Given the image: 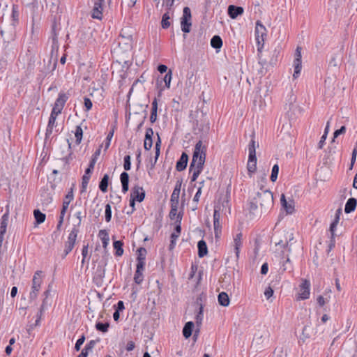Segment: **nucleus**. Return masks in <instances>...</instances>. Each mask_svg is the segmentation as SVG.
<instances>
[{
  "mask_svg": "<svg viewBox=\"0 0 357 357\" xmlns=\"http://www.w3.org/2000/svg\"><path fill=\"white\" fill-rule=\"evenodd\" d=\"M206 155V146L203 145L202 140H199L195 144L192 159L189 168L190 172H192L191 182L195 181L202 173L204 169Z\"/></svg>",
  "mask_w": 357,
  "mask_h": 357,
  "instance_id": "1",
  "label": "nucleus"
},
{
  "mask_svg": "<svg viewBox=\"0 0 357 357\" xmlns=\"http://www.w3.org/2000/svg\"><path fill=\"white\" fill-rule=\"evenodd\" d=\"M255 198L260 206L261 213H268L273 206V193L268 190H264L261 188Z\"/></svg>",
  "mask_w": 357,
  "mask_h": 357,
  "instance_id": "2",
  "label": "nucleus"
},
{
  "mask_svg": "<svg viewBox=\"0 0 357 357\" xmlns=\"http://www.w3.org/2000/svg\"><path fill=\"white\" fill-rule=\"evenodd\" d=\"M251 137V140L248 145L249 155L247 168L249 172L253 173L257 169L256 142L255 140V134H252Z\"/></svg>",
  "mask_w": 357,
  "mask_h": 357,
  "instance_id": "3",
  "label": "nucleus"
},
{
  "mask_svg": "<svg viewBox=\"0 0 357 357\" xmlns=\"http://www.w3.org/2000/svg\"><path fill=\"white\" fill-rule=\"evenodd\" d=\"M41 275V271H37L33 275L32 279L31 291L29 293L30 301L36 300L38 296V294L40 289V285L43 281Z\"/></svg>",
  "mask_w": 357,
  "mask_h": 357,
  "instance_id": "4",
  "label": "nucleus"
},
{
  "mask_svg": "<svg viewBox=\"0 0 357 357\" xmlns=\"http://www.w3.org/2000/svg\"><path fill=\"white\" fill-rule=\"evenodd\" d=\"M192 15L189 7H184L181 18V28L183 32L189 33L192 26Z\"/></svg>",
  "mask_w": 357,
  "mask_h": 357,
  "instance_id": "5",
  "label": "nucleus"
},
{
  "mask_svg": "<svg viewBox=\"0 0 357 357\" xmlns=\"http://www.w3.org/2000/svg\"><path fill=\"white\" fill-rule=\"evenodd\" d=\"M266 36V27L258 20L255 26V37L258 45V52L261 51V48L264 45V37Z\"/></svg>",
  "mask_w": 357,
  "mask_h": 357,
  "instance_id": "6",
  "label": "nucleus"
},
{
  "mask_svg": "<svg viewBox=\"0 0 357 357\" xmlns=\"http://www.w3.org/2000/svg\"><path fill=\"white\" fill-rule=\"evenodd\" d=\"M68 99V96H67L63 92H60L59 93L58 98H56L54 107L52 109V112L56 114V115H59L61 113V111L65 105V103Z\"/></svg>",
  "mask_w": 357,
  "mask_h": 357,
  "instance_id": "7",
  "label": "nucleus"
},
{
  "mask_svg": "<svg viewBox=\"0 0 357 357\" xmlns=\"http://www.w3.org/2000/svg\"><path fill=\"white\" fill-rule=\"evenodd\" d=\"M310 282L307 280H303L299 285L298 299L305 300L309 298L310 294Z\"/></svg>",
  "mask_w": 357,
  "mask_h": 357,
  "instance_id": "8",
  "label": "nucleus"
},
{
  "mask_svg": "<svg viewBox=\"0 0 357 357\" xmlns=\"http://www.w3.org/2000/svg\"><path fill=\"white\" fill-rule=\"evenodd\" d=\"M301 51V47H297L295 52V59L294 60V73L293 76L294 78H297L298 77L302 68Z\"/></svg>",
  "mask_w": 357,
  "mask_h": 357,
  "instance_id": "9",
  "label": "nucleus"
},
{
  "mask_svg": "<svg viewBox=\"0 0 357 357\" xmlns=\"http://www.w3.org/2000/svg\"><path fill=\"white\" fill-rule=\"evenodd\" d=\"M105 0H96L94 3V6L91 11V17L97 20H102L103 4Z\"/></svg>",
  "mask_w": 357,
  "mask_h": 357,
  "instance_id": "10",
  "label": "nucleus"
},
{
  "mask_svg": "<svg viewBox=\"0 0 357 357\" xmlns=\"http://www.w3.org/2000/svg\"><path fill=\"white\" fill-rule=\"evenodd\" d=\"M145 191L142 187L135 185L131 190L130 198L138 202H143L145 198Z\"/></svg>",
  "mask_w": 357,
  "mask_h": 357,
  "instance_id": "11",
  "label": "nucleus"
},
{
  "mask_svg": "<svg viewBox=\"0 0 357 357\" xmlns=\"http://www.w3.org/2000/svg\"><path fill=\"white\" fill-rule=\"evenodd\" d=\"M280 202L282 206L284 208L287 213L291 214L294 211V202L292 199H290L289 202L286 200L285 196L284 194L281 195Z\"/></svg>",
  "mask_w": 357,
  "mask_h": 357,
  "instance_id": "12",
  "label": "nucleus"
},
{
  "mask_svg": "<svg viewBox=\"0 0 357 357\" xmlns=\"http://www.w3.org/2000/svg\"><path fill=\"white\" fill-rule=\"evenodd\" d=\"M188 162V155L185 152H183L180 158L176 164V169L178 172H181L185 169Z\"/></svg>",
  "mask_w": 357,
  "mask_h": 357,
  "instance_id": "13",
  "label": "nucleus"
},
{
  "mask_svg": "<svg viewBox=\"0 0 357 357\" xmlns=\"http://www.w3.org/2000/svg\"><path fill=\"white\" fill-rule=\"evenodd\" d=\"M227 13L231 19H236L238 16L243 13V8L241 6L229 5L228 6Z\"/></svg>",
  "mask_w": 357,
  "mask_h": 357,
  "instance_id": "14",
  "label": "nucleus"
},
{
  "mask_svg": "<svg viewBox=\"0 0 357 357\" xmlns=\"http://www.w3.org/2000/svg\"><path fill=\"white\" fill-rule=\"evenodd\" d=\"M153 129L151 128H148L146 130L145 139L144 142V147L146 150H150L153 146Z\"/></svg>",
  "mask_w": 357,
  "mask_h": 357,
  "instance_id": "15",
  "label": "nucleus"
},
{
  "mask_svg": "<svg viewBox=\"0 0 357 357\" xmlns=\"http://www.w3.org/2000/svg\"><path fill=\"white\" fill-rule=\"evenodd\" d=\"M100 149L99 148L93 154L92 158L89 162V166L85 170V171H86V174H91L92 172L93 171L97 159H98V156L100 155Z\"/></svg>",
  "mask_w": 357,
  "mask_h": 357,
  "instance_id": "16",
  "label": "nucleus"
},
{
  "mask_svg": "<svg viewBox=\"0 0 357 357\" xmlns=\"http://www.w3.org/2000/svg\"><path fill=\"white\" fill-rule=\"evenodd\" d=\"M120 180L122 185V192L126 193L129 189V174L123 172L120 175Z\"/></svg>",
  "mask_w": 357,
  "mask_h": 357,
  "instance_id": "17",
  "label": "nucleus"
},
{
  "mask_svg": "<svg viewBox=\"0 0 357 357\" xmlns=\"http://www.w3.org/2000/svg\"><path fill=\"white\" fill-rule=\"evenodd\" d=\"M242 234L238 233L234 238V246L236 259L239 257L240 249L242 246Z\"/></svg>",
  "mask_w": 357,
  "mask_h": 357,
  "instance_id": "18",
  "label": "nucleus"
},
{
  "mask_svg": "<svg viewBox=\"0 0 357 357\" xmlns=\"http://www.w3.org/2000/svg\"><path fill=\"white\" fill-rule=\"evenodd\" d=\"M157 112H158V100L156 98L153 99L151 103V110L150 115V121L151 123H153L157 120Z\"/></svg>",
  "mask_w": 357,
  "mask_h": 357,
  "instance_id": "19",
  "label": "nucleus"
},
{
  "mask_svg": "<svg viewBox=\"0 0 357 357\" xmlns=\"http://www.w3.org/2000/svg\"><path fill=\"white\" fill-rule=\"evenodd\" d=\"M331 292V289L326 290L324 296L320 295L317 297V301L319 306L324 307L326 303H328L329 302L331 296L328 294Z\"/></svg>",
  "mask_w": 357,
  "mask_h": 357,
  "instance_id": "20",
  "label": "nucleus"
},
{
  "mask_svg": "<svg viewBox=\"0 0 357 357\" xmlns=\"http://www.w3.org/2000/svg\"><path fill=\"white\" fill-rule=\"evenodd\" d=\"M196 127L199 131L206 132L210 129L209 122L206 119H201L200 121L197 120Z\"/></svg>",
  "mask_w": 357,
  "mask_h": 357,
  "instance_id": "21",
  "label": "nucleus"
},
{
  "mask_svg": "<svg viewBox=\"0 0 357 357\" xmlns=\"http://www.w3.org/2000/svg\"><path fill=\"white\" fill-rule=\"evenodd\" d=\"M198 256L200 258L204 257L208 253L206 243L204 240H201L197 243Z\"/></svg>",
  "mask_w": 357,
  "mask_h": 357,
  "instance_id": "22",
  "label": "nucleus"
},
{
  "mask_svg": "<svg viewBox=\"0 0 357 357\" xmlns=\"http://www.w3.org/2000/svg\"><path fill=\"white\" fill-rule=\"evenodd\" d=\"M357 204V200L355 198H349L344 207V211L346 213H350L351 212L354 211L356 209Z\"/></svg>",
  "mask_w": 357,
  "mask_h": 357,
  "instance_id": "23",
  "label": "nucleus"
},
{
  "mask_svg": "<svg viewBox=\"0 0 357 357\" xmlns=\"http://www.w3.org/2000/svg\"><path fill=\"white\" fill-rule=\"evenodd\" d=\"M194 326L192 321H188L185 324L183 328V335L185 338L188 339L192 335Z\"/></svg>",
  "mask_w": 357,
  "mask_h": 357,
  "instance_id": "24",
  "label": "nucleus"
},
{
  "mask_svg": "<svg viewBox=\"0 0 357 357\" xmlns=\"http://www.w3.org/2000/svg\"><path fill=\"white\" fill-rule=\"evenodd\" d=\"M211 45L218 52L222 46V40L220 36L218 35L213 36L211 39Z\"/></svg>",
  "mask_w": 357,
  "mask_h": 357,
  "instance_id": "25",
  "label": "nucleus"
},
{
  "mask_svg": "<svg viewBox=\"0 0 357 357\" xmlns=\"http://www.w3.org/2000/svg\"><path fill=\"white\" fill-rule=\"evenodd\" d=\"M218 303L220 305L226 307L229 304V298L226 292H221L218 297Z\"/></svg>",
  "mask_w": 357,
  "mask_h": 357,
  "instance_id": "26",
  "label": "nucleus"
},
{
  "mask_svg": "<svg viewBox=\"0 0 357 357\" xmlns=\"http://www.w3.org/2000/svg\"><path fill=\"white\" fill-rule=\"evenodd\" d=\"M33 215H34L36 222L38 225L43 223L45 220V218H46L45 214L42 213L39 209H35L33 211Z\"/></svg>",
  "mask_w": 357,
  "mask_h": 357,
  "instance_id": "27",
  "label": "nucleus"
},
{
  "mask_svg": "<svg viewBox=\"0 0 357 357\" xmlns=\"http://www.w3.org/2000/svg\"><path fill=\"white\" fill-rule=\"evenodd\" d=\"M123 243L121 241H115L113 243V246L115 250V255L118 257H121L123 254Z\"/></svg>",
  "mask_w": 357,
  "mask_h": 357,
  "instance_id": "28",
  "label": "nucleus"
},
{
  "mask_svg": "<svg viewBox=\"0 0 357 357\" xmlns=\"http://www.w3.org/2000/svg\"><path fill=\"white\" fill-rule=\"evenodd\" d=\"M109 175L105 174L99 183V188L102 192H106L107 191Z\"/></svg>",
  "mask_w": 357,
  "mask_h": 357,
  "instance_id": "29",
  "label": "nucleus"
},
{
  "mask_svg": "<svg viewBox=\"0 0 357 357\" xmlns=\"http://www.w3.org/2000/svg\"><path fill=\"white\" fill-rule=\"evenodd\" d=\"M91 174H86V171H85L84 174L82 178L81 193H83L86 190L87 185L91 178Z\"/></svg>",
  "mask_w": 357,
  "mask_h": 357,
  "instance_id": "30",
  "label": "nucleus"
},
{
  "mask_svg": "<svg viewBox=\"0 0 357 357\" xmlns=\"http://www.w3.org/2000/svg\"><path fill=\"white\" fill-rule=\"evenodd\" d=\"M183 218V213L181 212H179L177 215V220H176L175 222V228H174V232L176 234H178V236H179L181 232V220Z\"/></svg>",
  "mask_w": 357,
  "mask_h": 357,
  "instance_id": "31",
  "label": "nucleus"
},
{
  "mask_svg": "<svg viewBox=\"0 0 357 357\" xmlns=\"http://www.w3.org/2000/svg\"><path fill=\"white\" fill-rule=\"evenodd\" d=\"M98 236L101 238L103 248H106L109 241L108 233L105 230H100Z\"/></svg>",
  "mask_w": 357,
  "mask_h": 357,
  "instance_id": "32",
  "label": "nucleus"
},
{
  "mask_svg": "<svg viewBox=\"0 0 357 357\" xmlns=\"http://www.w3.org/2000/svg\"><path fill=\"white\" fill-rule=\"evenodd\" d=\"M78 233H79V227H77L76 225H73V227L68 235V241L75 243Z\"/></svg>",
  "mask_w": 357,
  "mask_h": 357,
  "instance_id": "33",
  "label": "nucleus"
},
{
  "mask_svg": "<svg viewBox=\"0 0 357 357\" xmlns=\"http://www.w3.org/2000/svg\"><path fill=\"white\" fill-rule=\"evenodd\" d=\"M50 286L48 287V289L47 290H45L43 293V296H45V298H43V303H42V305L40 307V310H39V312H40V316L42 314V313L43 312V311L45 310L46 308V305H47V298H48V296H50Z\"/></svg>",
  "mask_w": 357,
  "mask_h": 357,
  "instance_id": "34",
  "label": "nucleus"
},
{
  "mask_svg": "<svg viewBox=\"0 0 357 357\" xmlns=\"http://www.w3.org/2000/svg\"><path fill=\"white\" fill-rule=\"evenodd\" d=\"M171 25L169 13H165L162 17L161 26L163 29H168Z\"/></svg>",
  "mask_w": 357,
  "mask_h": 357,
  "instance_id": "35",
  "label": "nucleus"
},
{
  "mask_svg": "<svg viewBox=\"0 0 357 357\" xmlns=\"http://www.w3.org/2000/svg\"><path fill=\"white\" fill-rule=\"evenodd\" d=\"M66 142L67 145L65 146L67 148L68 153L67 155L62 157V160H63L66 164H68L70 160H72L71 155L73 153L71 151V143L70 142L69 139H66Z\"/></svg>",
  "mask_w": 357,
  "mask_h": 357,
  "instance_id": "36",
  "label": "nucleus"
},
{
  "mask_svg": "<svg viewBox=\"0 0 357 357\" xmlns=\"http://www.w3.org/2000/svg\"><path fill=\"white\" fill-rule=\"evenodd\" d=\"M146 253H147V251H146V248H139L137 250V261H144V262H145Z\"/></svg>",
  "mask_w": 357,
  "mask_h": 357,
  "instance_id": "37",
  "label": "nucleus"
},
{
  "mask_svg": "<svg viewBox=\"0 0 357 357\" xmlns=\"http://www.w3.org/2000/svg\"><path fill=\"white\" fill-rule=\"evenodd\" d=\"M75 136L76 138V144L78 145L81 143L83 137V130L80 126H77L75 132Z\"/></svg>",
  "mask_w": 357,
  "mask_h": 357,
  "instance_id": "38",
  "label": "nucleus"
},
{
  "mask_svg": "<svg viewBox=\"0 0 357 357\" xmlns=\"http://www.w3.org/2000/svg\"><path fill=\"white\" fill-rule=\"evenodd\" d=\"M248 205V209L250 211V213L253 215H255L258 208V202H256L255 197L252 198V200L249 202Z\"/></svg>",
  "mask_w": 357,
  "mask_h": 357,
  "instance_id": "39",
  "label": "nucleus"
},
{
  "mask_svg": "<svg viewBox=\"0 0 357 357\" xmlns=\"http://www.w3.org/2000/svg\"><path fill=\"white\" fill-rule=\"evenodd\" d=\"M109 327V324L108 322L102 323V322H97L96 324V328L97 331L106 333L108 331Z\"/></svg>",
  "mask_w": 357,
  "mask_h": 357,
  "instance_id": "40",
  "label": "nucleus"
},
{
  "mask_svg": "<svg viewBox=\"0 0 357 357\" xmlns=\"http://www.w3.org/2000/svg\"><path fill=\"white\" fill-rule=\"evenodd\" d=\"M278 173H279V166H278V165L275 164L272 167L271 174L270 176V179L272 182L276 181V180L278 178Z\"/></svg>",
  "mask_w": 357,
  "mask_h": 357,
  "instance_id": "41",
  "label": "nucleus"
},
{
  "mask_svg": "<svg viewBox=\"0 0 357 357\" xmlns=\"http://www.w3.org/2000/svg\"><path fill=\"white\" fill-rule=\"evenodd\" d=\"M75 243L67 241L65 245L64 253L63 258L66 257L73 249Z\"/></svg>",
  "mask_w": 357,
  "mask_h": 357,
  "instance_id": "42",
  "label": "nucleus"
},
{
  "mask_svg": "<svg viewBox=\"0 0 357 357\" xmlns=\"http://www.w3.org/2000/svg\"><path fill=\"white\" fill-rule=\"evenodd\" d=\"M160 144H161V141H160V137L158 136V142H156L155 144V161L151 165V168H153L155 165V164L157 162V160L159 157V155H160Z\"/></svg>",
  "mask_w": 357,
  "mask_h": 357,
  "instance_id": "43",
  "label": "nucleus"
},
{
  "mask_svg": "<svg viewBox=\"0 0 357 357\" xmlns=\"http://www.w3.org/2000/svg\"><path fill=\"white\" fill-rule=\"evenodd\" d=\"M215 238H218L221 234V224L220 220L213 221Z\"/></svg>",
  "mask_w": 357,
  "mask_h": 357,
  "instance_id": "44",
  "label": "nucleus"
},
{
  "mask_svg": "<svg viewBox=\"0 0 357 357\" xmlns=\"http://www.w3.org/2000/svg\"><path fill=\"white\" fill-rule=\"evenodd\" d=\"M123 168L126 171L131 169V158L129 155H126L123 158Z\"/></svg>",
  "mask_w": 357,
  "mask_h": 357,
  "instance_id": "45",
  "label": "nucleus"
},
{
  "mask_svg": "<svg viewBox=\"0 0 357 357\" xmlns=\"http://www.w3.org/2000/svg\"><path fill=\"white\" fill-rule=\"evenodd\" d=\"M144 280V275L143 272L142 271H135V275H134V281L136 284H140Z\"/></svg>",
  "mask_w": 357,
  "mask_h": 357,
  "instance_id": "46",
  "label": "nucleus"
},
{
  "mask_svg": "<svg viewBox=\"0 0 357 357\" xmlns=\"http://www.w3.org/2000/svg\"><path fill=\"white\" fill-rule=\"evenodd\" d=\"M172 70H169L166 73V75L164 76V77L162 78L167 88L170 87V84H171V80H172Z\"/></svg>",
  "mask_w": 357,
  "mask_h": 357,
  "instance_id": "47",
  "label": "nucleus"
},
{
  "mask_svg": "<svg viewBox=\"0 0 357 357\" xmlns=\"http://www.w3.org/2000/svg\"><path fill=\"white\" fill-rule=\"evenodd\" d=\"M179 195H177V194H174V193L172 194L171 199H170L171 206L178 207Z\"/></svg>",
  "mask_w": 357,
  "mask_h": 357,
  "instance_id": "48",
  "label": "nucleus"
},
{
  "mask_svg": "<svg viewBox=\"0 0 357 357\" xmlns=\"http://www.w3.org/2000/svg\"><path fill=\"white\" fill-rule=\"evenodd\" d=\"M203 317H204L203 306H202V305H200L199 312H197L196 317H195L196 323H197V326H199L202 324Z\"/></svg>",
  "mask_w": 357,
  "mask_h": 357,
  "instance_id": "49",
  "label": "nucleus"
},
{
  "mask_svg": "<svg viewBox=\"0 0 357 357\" xmlns=\"http://www.w3.org/2000/svg\"><path fill=\"white\" fill-rule=\"evenodd\" d=\"M73 189L70 188L67 195L65 196L63 203H67V205L69 206L70 202L73 199Z\"/></svg>",
  "mask_w": 357,
  "mask_h": 357,
  "instance_id": "50",
  "label": "nucleus"
},
{
  "mask_svg": "<svg viewBox=\"0 0 357 357\" xmlns=\"http://www.w3.org/2000/svg\"><path fill=\"white\" fill-rule=\"evenodd\" d=\"M114 129H112V130H110L107 135V137L105 139V149L107 150L109 146H110V142H111V140H112V138L113 137V135H114Z\"/></svg>",
  "mask_w": 357,
  "mask_h": 357,
  "instance_id": "51",
  "label": "nucleus"
},
{
  "mask_svg": "<svg viewBox=\"0 0 357 357\" xmlns=\"http://www.w3.org/2000/svg\"><path fill=\"white\" fill-rule=\"evenodd\" d=\"M105 213L106 222H110L112 219V208L109 204H106Z\"/></svg>",
  "mask_w": 357,
  "mask_h": 357,
  "instance_id": "52",
  "label": "nucleus"
},
{
  "mask_svg": "<svg viewBox=\"0 0 357 357\" xmlns=\"http://www.w3.org/2000/svg\"><path fill=\"white\" fill-rule=\"evenodd\" d=\"M85 341V337L84 335H82L76 342L75 345V349L78 351L80 350L81 346L83 344V343Z\"/></svg>",
  "mask_w": 357,
  "mask_h": 357,
  "instance_id": "53",
  "label": "nucleus"
},
{
  "mask_svg": "<svg viewBox=\"0 0 357 357\" xmlns=\"http://www.w3.org/2000/svg\"><path fill=\"white\" fill-rule=\"evenodd\" d=\"M339 220L340 219H336L335 218V219L333 220V221L331 222V225H330V231H331V234L333 235V236H335V231L336 230V227H337V225L339 222Z\"/></svg>",
  "mask_w": 357,
  "mask_h": 357,
  "instance_id": "54",
  "label": "nucleus"
},
{
  "mask_svg": "<svg viewBox=\"0 0 357 357\" xmlns=\"http://www.w3.org/2000/svg\"><path fill=\"white\" fill-rule=\"evenodd\" d=\"M170 238H171V241H170V245H169V249L172 250L174 248V246L176 245V240L178 238V234H176V233H172L171 234Z\"/></svg>",
  "mask_w": 357,
  "mask_h": 357,
  "instance_id": "55",
  "label": "nucleus"
},
{
  "mask_svg": "<svg viewBox=\"0 0 357 357\" xmlns=\"http://www.w3.org/2000/svg\"><path fill=\"white\" fill-rule=\"evenodd\" d=\"M56 116L57 115H56V114H54L53 112H51L50 116L49 121H48V124H47L48 126H51V127L54 128L55 123H56Z\"/></svg>",
  "mask_w": 357,
  "mask_h": 357,
  "instance_id": "56",
  "label": "nucleus"
},
{
  "mask_svg": "<svg viewBox=\"0 0 357 357\" xmlns=\"http://www.w3.org/2000/svg\"><path fill=\"white\" fill-rule=\"evenodd\" d=\"M84 107L86 108V111H89L92 108L93 103L90 98H89L87 97H84Z\"/></svg>",
  "mask_w": 357,
  "mask_h": 357,
  "instance_id": "57",
  "label": "nucleus"
},
{
  "mask_svg": "<svg viewBox=\"0 0 357 357\" xmlns=\"http://www.w3.org/2000/svg\"><path fill=\"white\" fill-rule=\"evenodd\" d=\"M52 52L56 50L57 51L59 49V43L57 36H54L52 38Z\"/></svg>",
  "mask_w": 357,
  "mask_h": 357,
  "instance_id": "58",
  "label": "nucleus"
},
{
  "mask_svg": "<svg viewBox=\"0 0 357 357\" xmlns=\"http://www.w3.org/2000/svg\"><path fill=\"white\" fill-rule=\"evenodd\" d=\"M177 211L178 207L171 206V210L169 215L171 220H174L175 218L177 219V215L178 214L177 213Z\"/></svg>",
  "mask_w": 357,
  "mask_h": 357,
  "instance_id": "59",
  "label": "nucleus"
},
{
  "mask_svg": "<svg viewBox=\"0 0 357 357\" xmlns=\"http://www.w3.org/2000/svg\"><path fill=\"white\" fill-rule=\"evenodd\" d=\"M346 132V128L344 126H342L340 129L336 130L333 133V138L337 137L339 135L344 133Z\"/></svg>",
  "mask_w": 357,
  "mask_h": 357,
  "instance_id": "60",
  "label": "nucleus"
},
{
  "mask_svg": "<svg viewBox=\"0 0 357 357\" xmlns=\"http://www.w3.org/2000/svg\"><path fill=\"white\" fill-rule=\"evenodd\" d=\"M17 6H13V9H12V17H13V20L14 21H17L18 20V17H19V13L17 11Z\"/></svg>",
  "mask_w": 357,
  "mask_h": 357,
  "instance_id": "61",
  "label": "nucleus"
},
{
  "mask_svg": "<svg viewBox=\"0 0 357 357\" xmlns=\"http://www.w3.org/2000/svg\"><path fill=\"white\" fill-rule=\"evenodd\" d=\"M8 225V221H4L1 219L0 232L1 234H5L6 232V228Z\"/></svg>",
  "mask_w": 357,
  "mask_h": 357,
  "instance_id": "62",
  "label": "nucleus"
},
{
  "mask_svg": "<svg viewBox=\"0 0 357 357\" xmlns=\"http://www.w3.org/2000/svg\"><path fill=\"white\" fill-rule=\"evenodd\" d=\"M273 294V290L271 287H267L264 291V296L267 299H269Z\"/></svg>",
  "mask_w": 357,
  "mask_h": 357,
  "instance_id": "63",
  "label": "nucleus"
},
{
  "mask_svg": "<svg viewBox=\"0 0 357 357\" xmlns=\"http://www.w3.org/2000/svg\"><path fill=\"white\" fill-rule=\"evenodd\" d=\"M95 344H96V342L94 340H91L85 345L84 349H85V350L90 351L93 349Z\"/></svg>",
  "mask_w": 357,
  "mask_h": 357,
  "instance_id": "64",
  "label": "nucleus"
}]
</instances>
